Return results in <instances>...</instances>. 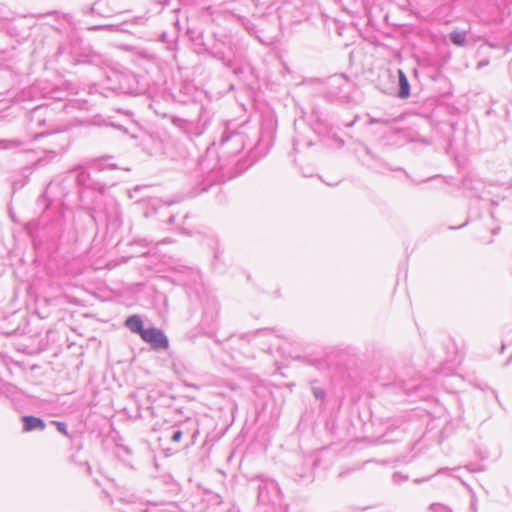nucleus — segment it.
Here are the masks:
<instances>
[{
  "mask_svg": "<svg viewBox=\"0 0 512 512\" xmlns=\"http://www.w3.org/2000/svg\"><path fill=\"white\" fill-rule=\"evenodd\" d=\"M204 112L205 109L201 107L197 119H186L176 115H170L169 119L180 132L187 137L192 138L194 136H200L205 130L207 120L202 122V115Z\"/></svg>",
  "mask_w": 512,
  "mask_h": 512,
  "instance_id": "nucleus-1",
  "label": "nucleus"
},
{
  "mask_svg": "<svg viewBox=\"0 0 512 512\" xmlns=\"http://www.w3.org/2000/svg\"><path fill=\"white\" fill-rule=\"evenodd\" d=\"M76 173L75 180L79 187H85L89 188V185L91 183V176L85 169H76L74 171L68 172L60 182L51 181L44 192V196H47L49 193L54 192L56 188H60L62 191L63 196H66L68 194V191L65 187V182L71 181L73 179V173Z\"/></svg>",
  "mask_w": 512,
  "mask_h": 512,
  "instance_id": "nucleus-2",
  "label": "nucleus"
},
{
  "mask_svg": "<svg viewBox=\"0 0 512 512\" xmlns=\"http://www.w3.org/2000/svg\"><path fill=\"white\" fill-rule=\"evenodd\" d=\"M351 83L343 74L330 76L326 81L327 93L330 98L345 97Z\"/></svg>",
  "mask_w": 512,
  "mask_h": 512,
  "instance_id": "nucleus-3",
  "label": "nucleus"
},
{
  "mask_svg": "<svg viewBox=\"0 0 512 512\" xmlns=\"http://www.w3.org/2000/svg\"><path fill=\"white\" fill-rule=\"evenodd\" d=\"M109 79L115 82L112 86L113 90L124 94H132L137 91V80L134 75L113 72Z\"/></svg>",
  "mask_w": 512,
  "mask_h": 512,
  "instance_id": "nucleus-4",
  "label": "nucleus"
},
{
  "mask_svg": "<svg viewBox=\"0 0 512 512\" xmlns=\"http://www.w3.org/2000/svg\"><path fill=\"white\" fill-rule=\"evenodd\" d=\"M219 313V304L214 298H208L203 306L200 325L202 329H210L214 326Z\"/></svg>",
  "mask_w": 512,
  "mask_h": 512,
  "instance_id": "nucleus-5",
  "label": "nucleus"
},
{
  "mask_svg": "<svg viewBox=\"0 0 512 512\" xmlns=\"http://www.w3.org/2000/svg\"><path fill=\"white\" fill-rule=\"evenodd\" d=\"M141 338L155 350L167 349L169 346L168 338L164 332L155 327L146 328Z\"/></svg>",
  "mask_w": 512,
  "mask_h": 512,
  "instance_id": "nucleus-6",
  "label": "nucleus"
},
{
  "mask_svg": "<svg viewBox=\"0 0 512 512\" xmlns=\"http://www.w3.org/2000/svg\"><path fill=\"white\" fill-rule=\"evenodd\" d=\"M279 493L278 484L273 480L262 481L258 485V501L262 504L266 505L271 503L278 497Z\"/></svg>",
  "mask_w": 512,
  "mask_h": 512,
  "instance_id": "nucleus-7",
  "label": "nucleus"
},
{
  "mask_svg": "<svg viewBox=\"0 0 512 512\" xmlns=\"http://www.w3.org/2000/svg\"><path fill=\"white\" fill-rule=\"evenodd\" d=\"M103 213L108 225L114 228H118L122 225L120 205L115 200L111 199L105 204Z\"/></svg>",
  "mask_w": 512,
  "mask_h": 512,
  "instance_id": "nucleus-8",
  "label": "nucleus"
},
{
  "mask_svg": "<svg viewBox=\"0 0 512 512\" xmlns=\"http://www.w3.org/2000/svg\"><path fill=\"white\" fill-rule=\"evenodd\" d=\"M272 332L268 329L264 330H258L253 333L249 334H243L239 337L232 336L230 340H240L246 343L254 342L255 344H265V339H267L266 342H268L267 351L270 352L272 343L268 341V339L272 338Z\"/></svg>",
  "mask_w": 512,
  "mask_h": 512,
  "instance_id": "nucleus-9",
  "label": "nucleus"
},
{
  "mask_svg": "<svg viewBox=\"0 0 512 512\" xmlns=\"http://www.w3.org/2000/svg\"><path fill=\"white\" fill-rule=\"evenodd\" d=\"M317 459L313 457H303L300 466H295V477L297 480H312L313 470L317 465Z\"/></svg>",
  "mask_w": 512,
  "mask_h": 512,
  "instance_id": "nucleus-10",
  "label": "nucleus"
},
{
  "mask_svg": "<svg viewBox=\"0 0 512 512\" xmlns=\"http://www.w3.org/2000/svg\"><path fill=\"white\" fill-rule=\"evenodd\" d=\"M243 148V140L239 134L223 137L221 149L223 154H237Z\"/></svg>",
  "mask_w": 512,
  "mask_h": 512,
  "instance_id": "nucleus-11",
  "label": "nucleus"
},
{
  "mask_svg": "<svg viewBox=\"0 0 512 512\" xmlns=\"http://www.w3.org/2000/svg\"><path fill=\"white\" fill-rule=\"evenodd\" d=\"M229 52H225L221 47L220 44H215L211 48V54L214 58L222 61L226 66L231 67L233 65V56L234 53L232 52V46L229 45L228 47Z\"/></svg>",
  "mask_w": 512,
  "mask_h": 512,
  "instance_id": "nucleus-12",
  "label": "nucleus"
},
{
  "mask_svg": "<svg viewBox=\"0 0 512 512\" xmlns=\"http://www.w3.org/2000/svg\"><path fill=\"white\" fill-rule=\"evenodd\" d=\"M22 423H23V431L30 432V431H42L45 429L46 424L45 422L36 416L26 415L22 417Z\"/></svg>",
  "mask_w": 512,
  "mask_h": 512,
  "instance_id": "nucleus-13",
  "label": "nucleus"
},
{
  "mask_svg": "<svg viewBox=\"0 0 512 512\" xmlns=\"http://www.w3.org/2000/svg\"><path fill=\"white\" fill-rule=\"evenodd\" d=\"M125 326L133 333L142 336L146 328L143 327V321L138 315L129 316L125 321Z\"/></svg>",
  "mask_w": 512,
  "mask_h": 512,
  "instance_id": "nucleus-14",
  "label": "nucleus"
},
{
  "mask_svg": "<svg viewBox=\"0 0 512 512\" xmlns=\"http://www.w3.org/2000/svg\"><path fill=\"white\" fill-rule=\"evenodd\" d=\"M399 90L398 97L406 99L410 95V84L405 73L402 70H398Z\"/></svg>",
  "mask_w": 512,
  "mask_h": 512,
  "instance_id": "nucleus-15",
  "label": "nucleus"
},
{
  "mask_svg": "<svg viewBox=\"0 0 512 512\" xmlns=\"http://www.w3.org/2000/svg\"><path fill=\"white\" fill-rule=\"evenodd\" d=\"M178 426L184 430V434H191L193 439H195L199 433L198 421L196 419L187 418L185 421L178 424Z\"/></svg>",
  "mask_w": 512,
  "mask_h": 512,
  "instance_id": "nucleus-16",
  "label": "nucleus"
},
{
  "mask_svg": "<svg viewBox=\"0 0 512 512\" xmlns=\"http://www.w3.org/2000/svg\"><path fill=\"white\" fill-rule=\"evenodd\" d=\"M449 39L456 46H464L466 44V32L453 30L449 34Z\"/></svg>",
  "mask_w": 512,
  "mask_h": 512,
  "instance_id": "nucleus-17",
  "label": "nucleus"
},
{
  "mask_svg": "<svg viewBox=\"0 0 512 512\" xmlns=\"http://www.w3.org/2000/svg\"><path fill=\"white\" fill-rule=\"evenodd\" d=\"M23 145V142L18 139H1L0 150H11L19 148Z\"/></svg>",
  "mask_w": 512,
  "mask_h": 512,
  "instance_id": "nucleus-18",
  "label": "nucleus"
},
{
  "mask_svg": "<svg viewBox=\"0 0 512 512\" xmlns=\"http://www.w3.org/2000/svg\"><path fill=\"white\" fill-rule=\"evenodd\" d=\"M403 119L402 116L396 117V118H374L369 117V124H383V125H389L391 123L399 122Z\"/></svg>",
  "mask_w": 512,
  "mask_h": 512,
  "instance_id": "nucleus-19",
  "label": "nucleus"
},
{
  "mask_svg": "<svg viewBox=\"0 0 512 512\" xmlns=\"http://www.w3.org/2000/svg\"><path fill=\"white\" fill-rule=\"evenodd\" d=\"M184 434V430H182L181 428H179L178 425H174L172 427V435H171V440L175 443H178L180 442L182 436Z\"/></svg>",
  "mask_w": 512,
  "mask_h": 512,
  "instance_id": "nucleus-20",
  "label": "nucleus"
},
{
  "mask_svg": "<svg viewBox=\"0 0 512 512\" xmlns=\"http://www.w3.org/2000/svg\"><path fill=\"white\" fill-rule=\"evenodd\" d=\"M329 129V124L327 123L326 120H321L318 118V122L316 124V126L314 127V130L317 132V133H326Z\"/></svg>",
  "mask_w": 512,
  "mask_h": 512,
  "instance_id": "nucleus-21",
  "label": "nucleus"
},
{
  "mask_svg": "<svg viewBox=\"0 0 512 512\" xmlns=\"http://www.w3.org/2000/svg\"><path fill=\"white\" fill-rule=\"evenodd\" d=\"M51 424L55 425L57 430L62 433L66 437H70L68 430H67V424L65 422L61 421H51Z\"/></svg>",
  "mask_w": 512,
  "mask_h": 512,
  "instance_id": "nucleus-22",
  "label": "nucleus"
},
{
  "mask_svg": "<svg viewBox=\"0 0 512 512\" xmlns=\"http://www.w3.org/2000/svg\"><path fill=\"white\" fill-rule=\"evenodd\" d=\"M105 188H106V186L104 183L99 182V181H94L93 179L91 180V183L89 185V189L98 191L100 194H104Z\"/></svg>",
  "mask_w": 512,
  "mask_h": 512,
  "instance_id": "nucleus-23",
  "label": "nucleus"
},
{
  "mask_svg": "<svg viewBox=\"0 0 512 512\" xmlns=\"http://www.w3.org/2000/svg\"><path fill=\"white\" fill-rule=\"evenodd\" d=\"M312 393L316 399H320V400L324 399V397L326 395L324 389H322L320 387H313Z\"/></svg>",
  "mask_w": 512,
  "mask_h": 512,
  "instance_id": "nucleus-24",
  "label": "nucleus"
},
{
  "mask_svg": "<svg viewBox=\"0 0 512 512\" xmlns=\"http://www.w3.org/2000/svg\"><path fill=\"white\" fill-rule=\"evenodd\" d=\"M430 509L432 512H452L449 508L441 504H432Z\"/></svg>",
  "mask_w": 512,
  "mask_h": 512,
  "instance_id": "nucleus-25",
  "label": "nucleus"
},
{
  "mask_svg": "<svg viewBox=\"0 0 512 512\" xmlns=\"http://www.w3.org/2000/svg\"><path fill=\"white\" fill-rule=\"evenodd\" d=\"M477 498L473 495L470 502V511L477 512Z\"/></svg>",
  "mask_w": 512,
  "mask_h": 512,
  "instance_id": "nucleus-26",
  "label": "nucleus"
},
{
  "mask_svg": "<svg viewBox=\"0 0 512 512\" xmlns=\"http://www.w3.org/2000/svg\"><path fill=\"white\" fill-rule=\"evenodd\" d=\"M102 5V1L95 2L91 8L93 13L98 12L99 7Z\"/></svg>",
  "mask_w": 512,
  "mask_h": 512,
  "instance_id": "nucleus-27",
  "label": "nucleus"
},
{
  "mask_svg": "<svg viewBox=\"0 0 512 512\" xmlns=\"http://www.w3.org/2000/svg\"><path fill=\"white\" fill-rule=\"evenodd\" d=\"M293 148H294V150H295V151H297V152L300 150V142H299V140H298V139H294V140H293Z\"/></svg>",
  "mask_w": 512,
  "mask_h": 512,
  "instance_id": "nucleus-28",
  "label": "nucleus"
},
{
  "mask_svg": "<svg viewBox=\"0 0 512 512\" xmlns=\"http://www.w3.org/2000/svg\"><path fill=\"white\" fill-rule=\"evenodd\" d=\"M398 478H399V479H401V480H404V479H405V477H402L400 474L395 473V474L393 475V480H394V482H398Z\"/></svg>",
  "mask_w": 512,
  "mask_h": 512,
  "instance_id": "nucleus-29",
  "label": "nucleus"
},
{
  "mask_svg": "<svg viewBox=\"0 0 512 512\" xmlns=\"http://www.w3.org/2000/svg\"><path fill=\"white\" fill-rule=\"evenodd\" d=\"M414 140H415V141H420V142H422V143H424V144H426V145H429V144L431 143V142H430L428 139H426V138H419V139L417 138V139H414Z\"/></svg>",
  "mask_w": 512,
  "mask_h": 512,
  "instance_id": "nucleus-30",
  "label": "nucleus"
},
{
  "mask_svg": "<svg viewBox=\"0 0 512 512\" xmlns=\"http://www.w3.org/2000/svg\"><path fill=\"white\" fill-rule=\"evenodd\" d=\"M95 57H97V56H96V55H93V56H92V58H89V59H87L86 61L91 62V63H94V62H95V59H94Z\"/></svg>",
  "mask_w": 512,
  "mask_h": 512,
  "instance_id": "nucleus-31",
  "label": "nucleus"
},
{
  "mask_svg": "<svg viewBox=\"0 0 512 512\" xmlns=\"http://www.w3.org/2000/svg\"><path fill=\"white\" fill-rule=\"evenodd\" d=\"M512 361V355L510 356V358L505 362V366L509 365Z\"/></svg>",
  "mask_w": 512,
  "mask_h": 512,
  "instance_id": "nucleus-32",
  "label": "nucleus"
},
{
  "mask_svg": "<svg viewBox=\"0 0 512 512\" xmlns=\"http://www.w3.org/2000/svg\"><path fill=\"white\" fill-rule=\"evenodd\" d=\"M305 145H306L307 147H309V146H311V145H312V142H311V141H307V142L305 143Z\"/></svg>",
  "mask_w": 512,
  "mask_h": 512,
  "instance_id": "nucleus-33",
  "label": "nucleus"
},
{
  "mask_svg": "<svg viewBox=\"0 0 512 512\" xmlns=\"http://www.w3.org/2000/svg\"><path fill=\"white\" fill-rule=\"evenodd\" d=\"M173 221H174V217H173V216H171V217L169 218V222H171V223H172Z\"/></svg>",
  "mask_w": 512,
  "mask_h": 512,
  "instance_id": "nucleus-34",
  "label": "nucleus"
},
{
  "mask_svg": "<svg viewBox=\"0 0 512 512\" xmlns=\"http://www.w3.org/2000/svg\"><path fill=\"white\" fill-rule=\"evenodd\" d=\"M498 229H499V228H497V229H493V230H492V233H493V234H496V233H497V231H498Z\"/></svg>",
  "mask_w": 512,
  "mask_h": 512,
  "instance_id": "nucleus-35",
  "label": "nucleus"
},
{
  "mask_svg": "<svg viewBox=\"0 0 512 512\" xmlns=\"http://www.w3.org/2000/svg\"><path fill=\"white\" fill-rule=\"evenodd\" d=\"M478 66H479V67H481V66H485V63L480 62V63L478 64Z\"/></svg>",
  "mask_w": 512,
  "mask_h": 512,
  "instance_id": "nucleus-36",
  "label": "nucleus"
},
{
  "mask_svg": "<svg viewBox=\"0 0 512 512\" xmlns=\"http://www.w3.org/2000/svg\"><path fill=\"white\" fill-rule=\"evenodd\" d=\"M504 349H505V345H504V344H502V346H501V352H503V350H504Z\"/></svg>",
  "mask_w": 512,
  "mask_h": 512,
  "instance_id": "nucleus-37",
  "label": "nucleus"
}]
</instances>
